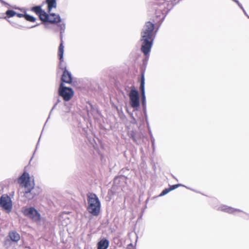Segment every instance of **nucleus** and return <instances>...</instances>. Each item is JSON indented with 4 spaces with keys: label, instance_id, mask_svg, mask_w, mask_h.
I'll return each mask as SVG.
<instances>
[{
    "label": "nucleus",
    "instance_id": "8",
    "mask_svg": "<svg viewBox=\"0 0 249 249\" xmlns=\"http://www.w3.org/2000/svg\"><path fill=\"white\" fill-rule=\"evenodd\" d=\"M20 239V234H8L4 239L3 245L5 248H9L13 244L17 243Z\"/></svg>",
    "mask_w": 249,
    "mask_h": 249
},
{
    "label": "nucleus",
    "instance_id": "27",
    "mask_svg": "<svg viewBox=\"0 0 249 249\" xmlns=\"http://www.w3.org/2000/svg\"><path fill=\"white\" fill-rule=\"evenodd\" d=\"M133 247V245L132 244V243H130L127 246V248L128 249H130L131 248H132Z\"/></svg>",
    "mask_w": 249,
    "mask_h": 249
},
{
    "label": "nucleus",
    "instance_id": "26",
    "mask_svg": "<svg viewBox=\"0 0 249 249\" xmlns=\"http://www.w3.org/2000/svg\"><path fill=\"white\" fill-rule=\"evenodd\" d=\"M149 132H150V134L151 135V142H152V145L154 146V139H153V137H152V134L151 133V131H149Z\"/></svg>",
    "mask_w": 249,
    "mask_h": 249
},
{
    "label": "nucleus",
    "instance_id": "25",
    "mask_svg": "<svg viewBox=\"0 0 249 249\" xmlns=\"http://www.w3.org/2000/svg\"><path fill=\"white\" fill-rule=\"evenodd\" d=\"M16 16L18 18H22V17H25V15H24V14H22L17 13V14H16Z\"/></svg>",
    "mask_w": 249,
    "mask_h": 249
},
{
    "label": "nucleus",
    "instance_id": "7",
    "mask_svg": "<svg viewBox=\"0 0 249 249\" xmlns=\"http://www.w3.org/2000/svg\"><path fill=\"white\" fill-rule=\"evenodd\" d=\"M130 104L131 106L134 108H138L140 106V97L138 92L132 89L129 94Z\"/></svg>",
    "mask_w": 249,
    "mask_h": 249
},
{
    "label": "nucleus",
    "instance_id": "28",
    "mask_svg": "<svg viewBox=\"0 0 249 249\" xmlns=\"http://www.w3.org/2000/svg\"><path fill=\"white\" fill-rule=\"evenodd\" d=\"M135 235L136 236V242H137V238H138L137 234H135Z\"/></svg>",
    "mask_w": 249,
    "mask_h": 249
},
{
    "label": "nucleus",
    "instance_id": "12",
    "mask_svg": "<svg viewBox=\"0 0 249 249\" xmlns=\"http://www.w3.org/2000/svg\"><path fill=\"white\" fill-rule=\"evenodd\" d=\"M219 210L230 213H235L237 212H240V210L239 209H234L225 205L220 206L219 208Z\"/></svg>",
    "mask_w": 249,
    "mask_h": 249
},
{
    "label": "nucleus",
    "instance_id": "11",
    "mask_svg": "<svg viewBox=\"0 0 249 249\" xmlns=\"http://www.w3.org/2000/svg\"><path fill=\"white\" fill-rule=\"evenodd\" d=\"M142 96V106H144L146 103V97L145 94V89H144V77L143 74H142L141 81V85L140 87Z\"/></svg>",
    "mask_w": 249,
    "mask_h": 249
},
{
    "label": "nucleus",
    "instance_id": "14",
    "mask_svg": "<svg viewBox=\"0 0 249 249\" xmlns=\"http://www.w3.org/2000/svg\"><path fill=\"white\" fill-rule=\"evenodd\" d=\"M60 21L61 18L60 16L55 14H50V15H49L47 20V21L52 23H58L60 22Z\"/></svg>",
    "mask_w": 249,
    "mask_h": 249
},
{
    "label": "nucleus",
    "instance_id": "2",
    "mask_svg": "<svg viewBox=\"0 0 249 249\" xmlns=\"http://www.w3.org/2000/svg\"><path fill=\"white\" fill-rule=\"evenodd\" d=\"M18 183L21 186L24 187V191L20 193L21 196L24 197L28 200L33 198L36 195V194L32 191L35 184L29 174L24 173L18 179Z\"/></svg>",
    "mask_w": 249,
    "mask_h": 249
},
{
    "label": "nucleus",
    "instance_id": "30",
    "mask_svg": "<svg viewBox=\"0 0 249 249\" xmlns=\"http://www.w3.org/2000/svg\"><path fill=\"white\" fill-rule=\"evenodd\" d=\"M242 9L243 10L244 12H245V10H244V9H243V7H242Z\"/></svg>",
    "mask_w": 249,
    "mask_h": 249
},
{
    "label": "nucleus",
    "instance_id": "9",
    "mask_svg": "<svg viewBox=\"0 0 249 249\" xmlns=\"http://www.w3.org/2000/svg\"><path fill=\"white\" fill-rule=\"evenodd\" d=\"M0 206L7 212L11 211L12 208L11 199L8 196H2L0 199Z\"/></svg>",
    "mask_w": 249,
    "mask_h": 249
},
{
    "label": "nucleus",
    "instance_id": "5",
    "mask_svg": "<svg viewBox=\"0 0 249 249\" xmlns=\"http://www.w3.org/2000/svg\"><path fill=\"white\" fill-rule=\"evenodd\" d=\"M70 220L66 213L61 214L58 218L57 225L59 230V232L61 233L72 232L70 230Z\"/></svg>",
    "mask_w": 249,
    "mask_h": 249
},
{
    "label": "nucleus",
    "instance_id": "3",
    "mask_svg": "<svg viewBox=\"0 0 249 249\" xmlns=\"http://www.w3.org/2000/svg\"><path fill=\"white\" fill-rule=\"evenodd\" d=\"M101 204L98 197L94 194H90L88 196L87 210L93 215H98L100 211Z\"/></svg>",
    "mask_w": 249,
    "mask_h": 249
},
{
    "label": "nucleus",
    "instance_id": "6",
    "mask_svg": "<svg viewBox=\"0 0 249 249\" xmlns=\"http://www.w3.org/2000/svg\"><path fill=\"white\" fill-rule=\"evenodd\" d=\"M59 93L65 101H68L72 97L73 91L71 88L66 87L61 83L59 89Z\"/></svg>",
    "mask_w": 249,
    "mask_h": 249
},
{
    "label": "nucleus",
    "instance_id": "22",
    "mask_svg": "<svg viewBox=\"0 0 249 249\" xmlns=\"http://www.w3.org/2000/svg\"><path fill=\"white\" fill-rule=\"evenodd\" d=\"M124 178L123 176L117 177L115 178L114 181L115 183H118L121 180H124Z\"/></svg>",
    "mask_w": 249,
    "mask_h": 249
},
{
    "label": "nucleus",
    "instance_id": "19",
    "mask_svg": "<svg viewBox=\"0 0 249 249\" xmlns=\"http://www.w3.org/2000/svg\"><path fill=\"white\" fill-rule=\"evenodd\" d=\"M6 14L8 17H12L16 16L17 13L13 10H8L6 11Z\"/></svg>",
    "mask_w": 249,
    "mask_h": 249
},
{
    "label": "nucleus",
    "instance_id": "18",
    "mask_svg": "<svg viewBox=\"0 0 249 249\" xmlns=\"http://www.w3.org/2000/svg\"><path fill=\"white\" fill-rule=\"evenodd\" d=\"M40 19L44 21H47L49 15L44 11H42L39 14Z\"/></svg>",
    "mask_w": 249,
    "mask_h": 249
},
{
    "label": "nucleus",
    "instance_id": "20",
    "mask_svg": "<svg viewBox=\"0 0 249 249\" xmlns=\"http://www.w3.org/2000/svg\"><path fill=\"white\" fill-rule=\"evenodd\" d=\"M32 10L33 11H34L35 13L38 15L41 13V12L43 11L42 10L41 7L40 6L34 7Z\"/></svg>",
    "mask_w": 249,
    "mask_h": 249
},
{
    "label": "nucleus",
    "instance_id": "16",
    "mask_svg": "<svg viewBox=\"0 0 249 249\" xmlns=\"http://www.w3.org/2000/svg\"><path fill=\"white\" fill-rule=\"evenodd\" d=\"M64 47L63 45L62 41L61 42L58 48V56L60 61L63 60V53H64Z\"/></svg>",
    "mask_w": 249,
    "mask_h": 249
},
{
    "label": "nucleus",
    "instance_id": "32",
    "mask_svg": "<svg viewBox=\"0 0 249 249\" xmlns=\"http://www.w3.org/2000/svg\"><path fill=\"white\" fill-rule=\"evenodd\" d=\"M0 1L1 2H3V1H2V0H0Z\"/></svg>",
    "mask_w": 249,
    "mask_h": 249
},
{
    "label": "nucleus",
    "instance_id": "31",
    "mask_svg": "<svg viewBox=\"0 0 249 249\" xmlns=\"http://www.w3.org/2000/svg\"><path fill=\"white\" fill-rule=\"evenodd\" d=\"M242 9L243 10L244 12H245V10H244V9H243V7H242Z\"/></svg>",
    "mask_w": 249,
    "mask_h": 249
},
{
    "label": "nucleus",
    "instance_id": "23",
    "mask_svg": "<svg viewBox=\"0 0 249 249\" xmlns=\"http://www.w3.org/2000/svg\"><path fill=\"white\" fill-rule=\"evenodd\" d=\"M170 191V190L169 189H165L162 191V192L160 195V196H163L168 194Z\"/></svg>",
    "mask_w": 249,
    "mask_h": 249
},
{
    "label": "nucleus",
    "instance_id": "13",
    "mask_svg": "<svg viewBox=\"0 0 249 249\" xmlns=\"http://www.w3.org/2000/svg\"><path fill=\"white\" fill-rule=\"evenodd\" d=\"M71 74L65 69L61 78L62 81L67 83H70L71 82Z\"/></svg>",
    "mask_w": 249,
    "mask_h": 249
},
{
    "label": "nucleus",
    "instance_id": "10",
    "mask_svg": "<svg viewBox=\"0 0 249 249\" xmlns=\"http://www.w3.org/2000/svg\"><path fill=\"white\" fill-rule=\"evenodd\" d=\"M109 245V240L105 237L101 238L97 244V249H107Z\"/></svg>",
    "mask_w": 249,
    "mask_h": 249
},
{
    "label": "nucleus",
    "instance_id": "29",
    "mask_svg": "<svg viewBox=\"0 0 249 249\" xmlns=\"http://www.w3.org/2000/svg\"><path fill=\"white\" fill-rule=\"evenodd\" d=\"M26 249H31V248H30V247H26Z\"/></svg>",
    "mask_w": 249,
    "mask_h": 249
},
{
    "label": "nucleus",
    "instance_id": "21",
    "mask_svg": "<svg viewBox=\"0 0 249 249\" xmlns=\"http://www.w3.org/2000/svg\"><path fill=\"white\" fill-rule=\"evenodd\" d=\"M25 18L27 20H28V21H30L31 22H34L36 20V18L34 17L31 16L30 15H26L25 16Z\"/></svg>",
    "mask_w": 249,
    "mask_h": 249
},
{
    "label": "nucleus",
    "instance_id": "4",
    "mask_svg": "<svg viewBox=\"0 0 249 249\" xmlns=\"http://www.w3.org/2000/svg\"><path fill=\"white\" fill-rule=\"evenodd\" d=\"M22 213L34 222L40 224H45L46 220L42 217L40 214L34 207H23L21 211Z\"/></svg>",
    "mask_w": 249,
    "mask_h": 249
},
{
    "label": "nucleus",
    "instance_id": "17",
    "mask_svg": "<svg viewBox=\"0 0 249 249\" xmlns=\"http://www.w3.org/2000/svg\"><path fill=\"white\" fill-rule=\"evenodd\" d=\"M46 2L48 4L49 12H50L53 8H55L56 6L55 0H46Z\"/></svg>",
    "mask_w": 249,
    "mask_h": 249
},
{
    "label": "nucleus",
    "instance_id": "24",
    "mask_svg": "<svg viewBox=\"0 0 249 249\" xmlns=\"http://www.w3.org/2000/svg\"><path fill=\"white\" fill-rule=\"evenodd\" d=\"M181 186V184L174 185L170 187L169 188L170 191L177 188L178 186Z\"/></svg>",
    "mask_w": 249,
    "mask_h": 249
},
{
    "label": "nucleus",
    "instance_id": "15",
    "mask_svg": "<svg viewBox=\"0 0 249 249\" xmlns=\"http://www.w3.org/2000/svg\"><path fill=\"white\" fill-rule=\"evenodd\" d=\"M60 235L61 241V242L65 244H67L66 247L68 246V244H70V243L72 240V238L71 236H70L69 234H59Z\"/></svg>",
    "mask_w": 249,
    "mask_h": 249
},
{
    "label": "nucleus",
    "instance_id": "1",
    "mask_svg": "<svg viewBox=\"0 0 249 249\" xmlns=\"http://www.w3.org/2000/svg\"><path fill=\"white\" fill-rule=\"evenodd\" d=\"M154 25L152 23L147 22L144 26L141 33V41L142 42L141 50L145 55L149 53L152 47L154 38Z\"/></svg>",
    "mask_w": 249,
    "mask_h": 249
}]
</instances>
